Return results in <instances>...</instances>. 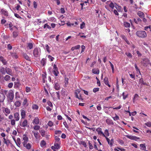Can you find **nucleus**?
<instances>
[{
    "label": "nucleus",
    "instance_id": "40",
    "mask_svg": "<svg viewBox=\"0 0 151 151\" xmlns=\"http://www.w3.org/2000/svg\"><path fill=\"white\" fill-rule=\"evenodd\" d=\"M21 104V102L18 101H16L14 104V105L16 107L19 106H20Z\"/></svg>",
    "mask_w": 151,
    "mask_h": 151
},
{
    "label": "nucleus",
    "instance_id": "51",
    "mask_svg": "<svg viewBox=\"0 0 151 151\" xmlns=\"http://www.w3.org/2000/svg\"><path fill=\"white\" fill-rule=\"evenodd\" d=\"M39 108L37 104H34L32 106V108L33 109H38Z\"/></svg>",
    "mask_w": 151,
    "mask_h": 151
},
{
    "label": "nucleus",
    "instance_id": "1",
    "mask_svg": "<svg viewBox=\"0 0 151 151\" xmlns=\"http://www.w3.org/2000/svg\"><path fill=\"white\" fill-rule=\"evenodd\" d=\"M7 96L8 100L10 102H12L14 97L13 91L12 90H10L8 93Z\"/></svg>",
    "mask_w": 151,
    "mask_h": 151
},
{
    "label": "nucleus",
    "instance_id": "16",
    "mask_svg": "<svg viewBox=\"0 0 151 151\" xmlns=\"http://www.w3.org/2000/svg\"><path fill=\"white\" fill-rule=\"evenodd\" d=\"M14 118L16 121H18L19 119V114L18 112L14 114Z\"/></svg>",
    "mask_w": 151,
    "mask_h": 151
},
{
    "label": "nucleus",
    "instance_id": "30",
    "mask_svg": "<svg viewBox=\"0 0 151 151\" xmlns=\"http://www.w3.org/2000/svg\"><path fill=\"white\" fill-rule=\"evenodd\" d=\"M61 143H59L55 142L54 146L55 147V149H58L60 148V145Z\"/></svg>",
    "mask_w": 151,
    "mask_h": 151
},
{
    "label": "nucleus",
    "instance_id": "50",
    "mask_svg": "<svg viewBox=\"0 0 151 151\" xmlns=\"http://www.w3.org/2000/svg\"><path fill=\"white\" fill-rule=\"evenodd\" d=\"M139 98V96L137 94H135L134 96V97L133 99V101L134 102L135 100H137Z\"/></svg>",
    "mask_w": 151,
    "mask_h": 151
},
{
    "label": "nucleus",
    "instance_id": "19",
    "mask_svg": "<svg viewBox=\"0 0 151 151\" xmlns=\"http://www.w3.org/2000/svg\"><path fill=\"white\" fill-rule=\"evenodd\" d=\"M11 55L14 58L17 59L18 58V56L17 53L15 52H10Z\"/></svg>",
    "mask_w": 151,
    "mask_h": 151
},
{
    "label": "nucleus",
    "instance_id": "23",
    "mask_svg": "<svg viewBox=\"0 0 151 151\" xmlns=\"http://www.w3.org/2000/svg\"><path fill=\"white\" fill-rule=\"evenodd\" d=\"M23 56L24 58L26 60L29 61H31L30 58L26 53H24L23 55Z\"/></svg>",
    "mask_w": 151,
    "mask_h": 151
},
{
    "label": "nucleus",
    "instance_id": "10",
    "mask_svg": "<svg viewBox=\"0 0 151 151\" xmlns=\"http://www.w3.org/2000/svg\"><path fill=\"white\" fill-rule=\"evenodd\" d=\"M32 133L33 134L34 136L36 139H38L40 138V135L38 132H35L32 131Z\"/></svg>",
    "mask_w": 151,
    "mask_h": 151
},
{
    "label": "nucleus",
    "instance_id": "57",
    "mask_svg": "<svg viewBox=\"0 0 151 151\" xmlns=\"http://www.w3.org/2000/svg\"><path fill=\"white\" fill-rule=\"evenodd\" d=\"M84 33H79L78 35H79L81 37H83L86 38V36L83 35Z\"/></svg>",
    "mask_w": 151,
    "mask_h": 151
},
{
    "label": "nucleus",
    "instance_id": "5",
    "mask_svg": "<svg viewBox=\"0 0 151 151\" xmlns=\"http://www.w3.org/2000/svg\"><path fill=\"white\" fill-rule=\"evenodd\" d=\"M3 90L1 89L0 91V102H4L5 99V96L4 94L2 93V90Z\"/></svg>",
    "mask_w": 151,
    "mask_h": 151
},
{
    "label": "nucleus",
    "instance_id": "28",
    "mask_svg": "<svg viewBox=\"0 0 151 151\" xmlns=\"http://www.w3.org/2000/svg\"><path fill=\"white\" fill-rule=\"evenodd\" d=\"M134 21L135 23L136 24H138L139 23V22H141L142 21L141 19H140L139 18H138L137 19H134Z\"/></svg>",
    "mask_w": 151,
    "mask_h": 151
},
{
    "label": "nucleus",
    "instance_id": "61",
    "mask_svg": "<svg viewBox=\"0 0 151 151\" xmlns=\"http://www.w3.org/2000/svg\"><path fill=\"white\" fill-rule=\"evenodd\" d=\"M47 104L49 106H50L51 107H52V106H53L52 104V103L50 101H47Z\"/></svg>",
    "mask_w": 151,
    "mask_h": 151
},
{
    "label": "nucleus",
    "instance_id": "6",
    "mask_svg": "<svg viewBox=\"0 0 151 151\" xmlns=\"http://www.w3.org/2000/svg\"><path fill=\"white\" fill-rule=\"evenodd\" d=\"M54 85V88L55 89V90H60V86L59 83L58 82H56L55 81Z\"/></svg>",
    "mask_w": 151,
    "mask_h": 151
},
{
    "label": "nucleus",
    "instance_id": "24",
    "mask_svg": "<svg viewBox=\"0 0 151 151\" xmlns=\"http://www.w3.org/2000/svg\"><path fill=\"white\" fill-rule=\"evenodd\" d=\"M46 59L45 58H42L40 61L41 64L43 65L44 66L46 63Z\"/></svg>",
    "mask_w": 151,
    "mask_h": 151
},
{
    "label": "nucleus",
    "instance_id": "35",
    "mask_svg": "<svg viewBox=\"0 0 151 151\" xmlns=\"http://www.w3.org/2000/svg\"><path fill=\"white\" fill-rule=\"evenodd\" d=\"M19 33L17 31H14L13 32V37L14 38L16 37L18 35Z\"/></svg>",
    "mask_w": 151,
    "mask_h": 151
},
{
    "label": "nucleus",
    "instance_id": "41",
    "mask_svg": "<svg viewBox=\"0 0 151 151\" xmlns=\"http://www.w3.org/2000/svg\"><path fill=\"white\" fill-rule=\"evenodd\" d=\"M92 72L94 74H98L99 73V70H96L95 69H93L92 70Z\"/></svg>",
    "mask_w": 151,
    "mask_h": 151
},
{
    "label": "nucleus",
    "instance_id": "12",
    "mask_svg": "<svg viewBox=\"0 0 151 151\" xmlns=\"http://www.w3.org/2000/svg\"><path fill=\"white\" fill-rule=\"evenodd\" d=\"M4 111H3V112L6 113V114H5V116H7L8 114H9L10 113V110L8 108H5L4 107Z\"/></svg>",
    "mask_w": 151,
    "mask_h": 151
},
{
    "label": "nucleus",
    "instance_id": "45",
    "mask_svg": "<svg viewBox=\"0 0 151 151\" xmlns=\"http://www.w3.org/2000/svg\"><path fill=\"white\" fill-rule=\"evenodd\" d=\"M39 132L42 137H44L45 135V131L44 130H41L39 131Z\"/></svg>",
    "mask_w": 151,
    "mask_h": 151
},
{
    "label": "nucleus",
    "instance_id": "48",
    "mask_svg": "<svg viewBox=\"0 0 151 151\" xmlns=\"http://www.w3.org/2000/svg\"><path fill=\"white\" fill-rule=\"evenodd\" d=\"M4 143L7 145H8L10 143V141L9 140H6L5 138H4Z\"/></svg>",
    "mask_w": 151,
    "mask_h": 151
},
{
    "label": "nucleus",
    "instance_id": "33",
    "mask_svg": "<svg viewBox=\"0 0 151 151\" xmlns=\"http://www.w3.org/2000/svg\"><path fill=\"white\" fill-rule=\"evenodd\" d=\"M55 142L57 143H61L60 141V139L57 136H55Z\"/></svg>",
    "mask_w": 151,
    "mask_h": 151
},
{
    "label": "nucleus",
    "instance_id": "13",
    "mask_svg": "<svg viewBox=\"0 0 151 151\" xmlns=\"http://www.w3.org/2000/svg\"><path fill=\"white\" fill-rule=\"evenodd\" d=\"M0 61L3 63L4 65H6L7 64V61L3 56H0Z\"/></svg>",
    "mask_w": 151,
    "mask_h": 151
},
{
    "label": "nucleus",
    "instance_id": "60",
    "mask_svg": "<svg viewBox=\"0 0 151 151\" xmlns=\"http://www.w3.org/2000/svg\"><path fill=\"white\" fill-rule=\"evenodd\" d=\"M113 118L114 121L117 120L119 119V116L117 115L116 114L115 116L113 117Z\"/></svg>",
    "mask_w": 151,
    "mask_h": 151
},
{
    "label": "nucleus",
    "instance_id": "38",
    "mask_svg": "<svg viewBox=\"0 0 151 151\" xmlns=\"http://www.w3.org/2000/svg\"><path fill=\"white\" fill-rule=\"evenodd\" d=\"M27 44V47H29V48L30 49H32L33 47V44L31 42L28 43Z\"/></svg>",
    "mask_w": 151,
    "mask_h": 151
},
{
    "label": "nucleus",
    "instance_id": "42",
    "mask_svg": "<svg viewBox=\"0 0 151 151\" xmlns=\"http://www.w3.org/2000/svg\"><path fill=\"white\" fill-rule=\"evenodd\" d=\"M40 144L41 146L43 147L46 145V143L44 140H42Z\"/></svg>",
    "mask_w": 151,
    "mask_h": 151
},
{
    "label": "nucleus",
    "instance_id": "17",
    "mask_svg": "<svg viewBox=\"0 0 151 151\" xmlns=\"http://www.w3.org/2000/svg\"><path fill=\"white\" fill-rule=\"evenodd\" d=\"M6 73L10 75H12V70L10 68L6 67Z\"/></svg>",
    "mask_w": 151,
    "mask_h": 151
},
{
    "label": "nucleus",
    "instance_id": "36",
    "mask_svg": "<svg viewBox=\"0 0 151 151\" xmlns=\"http://www.w3.org/2000/svg\"><path fill=\"white\" fill-rule=\"evenodd\" d=\"M46 73H44L42 75V81L43 83H45V79L46 78Z\"/></svg>",
    "mask_w": 151,
    "mask_h": 151
},
{
    "label": "nucleus",
    "instance_id": "53",
    "mask_svg": "<svg viewBox=\"0 0 151 151\" xmlns=\"http://www.w3.org/2000/svg\"><path fill=\"white\" fill-rule=\"evenodd\" d=\"M66 90L65 89L63 88L61 91V93L63 95H65V93L66 92Z\"/></svg>",
    "mask_w": 151,
    "mask_h": 151
},
{
    "label": "nucleus",
    "instance_id": "39",
    "mask_svg": "<svg viewBox=\"0 0 151 151\" xmlns=\"http://www.w3.org/2000/svg\"><path fill=\"white\" fill-rule=\"evenodd\" d=\"M140 149L145 150L146 149V147L145 144H141L140 145Z\"/></svg>",
    "mask_w": 151,
    "mask_h": 151
},
{
    "label": "nucleus",
    "instance_id": "2",
    "mask_svg": "<svg viewBox=\"0 0 151 151\" xmlns=\"http://www.w3.org/2000/svg\"><path fill=\"white\" fill-rule=\"evenodd\" d=\"M128 110H127V109H125L124 111H123V114H126V115L125 114V117H127L129 116H131V115L133 116L135 115L137 113L136 111H134V112L131 113L129 110V106H128Z\"/></svg>",
    "mask_w": 151,
    "mask_h": 151
},
{
    "label": "nucleus",
    "instance_id": "8",
    "mask_svg": "<svg viewBox=\"0 0 151 151\" xmlns=\"http://www.w3.org/2000/svg\"><path fill=\"white\" fill-rule=\"evenodd\" d=\"M20 125L23 127H26L27 125V120L24 119L22 123L20 124Z\"/></svg>",
    "mask_w": 151,
    "mask_h": 151
},
{
    "label": "nucleus",
    "instance_id": "49",
    "mask_svg": "<svg viewBox=\"0 0 151 151\" xmlns=\"http://www.w3.org/2000/svg\"><path fill=\"white\" fill-rule=\"evenodd\" d=\"M124 26L126 27H129L130 26V24L126 22H124Z\"/></svg>",
    "mask_w": 151,
    "mask_h": 151
},
{
    "label": "nucleus",
    "instance_id": "59",
    "mask_svg": "<svg viewBox=\"0 0 151 151\" xmlns=\"http://www.w3.org/2000/svg\"><path fill=\"white\" fill-rule=\"evenodd\" d=\"M47 124L49 127H52L53 125V123L51 121H49L48 123Z\"/></svg>",
    "mask_w": 151,
    "mask_h": 151
},
{
    "label": "nucleus",
    "instance_id": "14",
    "mask_svg": "<svg viewBox=\"0 0 151 151\" xmlns=\"http://www.w3.org/2000/svg\"><path fill=\"white\" fill-rule=\"evenodd\" d=\"M106 123L109 125H113L114 124V123L112 121L109 119H107L106 120Z\"/></svg>",
    "mask_w": 151,
    "mask_h": 151
},
{
    "label": "nucleus",
    "instance_id": "56",
    "mask_svg": "<svg viewBox=\"0 0 151 151\" xmlns=\"http://www.w3.org/2000/svg\"><path fill=\"white\" fill-rule=\"evenodd\" d=\"M125 54L129 58H131L132 57V55L129 52H126Z\"/></svg>",
    "mask_w": 151,
    "mask_h": 151
},
{
    "label": "nucleus",
    "instance_id": "31",
    "mask_svg": "<svg viewBox=\"0 0 151 151\" xmlns=\"http://www.w3.org/2000/svg\"><path fill=\"white\" fill-rule=\"evenodd\" d=\"M17 145L19 147L21 144V140L20 138H18L17 140L16 141V142H15Z\"/></svg>",
    "mask_w": 151,
    "mask_h": 151
},
{
    "label": "nucleus",
    "instance_id": "62",
    "mask_svg": "<svg viewBox=\"0 0 151 151\" xmlns=\"http://www.w3.org/2000/svg\"><path fill=\"white\" fill-rule=\"evenodd\" d=\"M115 7L119 12L120 11V10H121V8L120 6H119L116 4V6Z\"/></svg>",
    "mask_w": 151,
    "mask_h": 151
},
{
    "label": "nucleus",
    "instance_id": "54",
    "mask_svg": "<svg viewBox=\"0 0 151 151\" xmlns=\"http://www.w3.org/2000/svg\"><path fill=\"white\" fill-rule=\"evenodd\" d=\"M75 97L76 98L81 101H83V98L82 97L81 94L79 96H78V95H77V96H76Z\"/></svg>",
    "mask_w": 151,
    "mask_h": 151
},
{
    "label": "nucleus",
    "instance_id": "44",
    "mask_svg": "<svg viewBox=\"0 0 151 151\" xmlns=\"http://www.w3.org/2000/svg\"><path fill=\"white\" fill-rule=\"evenodd\" d=\"M81 90L79 89L76 90L75 92V96H77V95H78V94H79Z\"/></svg>",
    "mask_w": 151,
    "mask_h": 151
},
{
    "label": "nucleus",
    "instance_id": "15",
    "mask_svg": "<svg viewBox=\"0 0 151 151\" xmlns=\"http://www.w3.org/2000/svg\"><path fill=\"white\" fill-rule=\"evenodd\" d=\"M6 68H5L3 67H1L0 68V72L2 75H5L6 73Z\"/></svg>",
    "mask_w": 151,
    "mask_h": 151
},
{
    "label": "nucleus",
    "instance_id": "20",
    "mask_svg": "<svg viewBox=\"0 0 151 151\" xmlns=\"http://www.w3.org/2000/svg\"><path fill=\"white\" fill-rule=\"evenodd\" d=\"M138 15L140 18H142L145 16V15L144 13L141 11H139L137 13Z\"/></svg>",
    "mask_w": 151,
    "mask_h": 151
},
{
    "label": "nucleus",
    "instance_id": "21",
    "mask_svg": "<svg viewBox=\"0 0 151 151\" xmlns=\"http://www.w3.org/2000/svg\"><path fill=\"white\" fill-rule=\"evenodd\" d=\"M21 116L22 119H24L26 115L25 111L23 110H21Z\"/></svg>",
    "mask_w": 151,
    "mask_h": 151
},
{
    "label": "nucleus",
    "instance_id": "47",
    "mask_svg": "<svg viewBox=\"0 0 151 151\" xmlns=\"http://www.w3.org/2000/svg\"><path fill=\"white\" fill-rule=\"evenodd\" d=\"M4 116L0 114V122H2L4 120Z\"/></svg>",
    "mask_w": 151,
    "mask_h": 151
},
{
    "label": "nucleus",
    "instance_id": "43",
    "mask_svg": "<svg viewBox=\"0 0 151 151\" xmlns=\"http://www.w3.org/2000/svg\"><path fill=\"white\" fill-rule=\"evenodd\" d=\"M62 132L60 130H56L55 131V134L58 135V136H59L61 133Z\"/></svg>",
    "mask_w": 151,
    "mask_h": 151
},
{
    "label": "nucleus",
    "instance_id": "27",
    "mask_svg": "<svg viewBox=\"0 0 151 151\" xmlns=\"http://www.w3.org/2000/svg\"><path fill=\"white\" fill-rule=\"evenodd\" d=\"M149 63V60L147 58H145L143 60V63L144 65H145L148 64Z\"/></svg>",
    "mask_w": 151,
    "mask_h": 151
},
{
    "label": "nucleus",
    "instance_id": "3",
    "mask_svg": "<svg viewBox=\"0 0 151 151\" xmlns=\"http://www.w3.org/2000/svg\"><path fill=\"white\" fill-rule=\"evenodd\" d=\"M137 36L141 37H145L147 36L146 32L144 31H138L136 32Z\"/></svg>",
    "mask_w": 151,
    "mask_h": 151
},
{
    "label": "nucleus",
    "instance_id": "32",
    "mask_svg": "<svg viewBox=\"0 0 151 151\" xmlns=\"http://www.w3.org/2000/svg\"><path fill=\"white\" fill-rule=\"evenodd\" d=\"M39 122V119L37 117H36L33 120V123L36 124H38Z\"/></svg>",
    "mask_w": 151,
    "mask_h": 151
},
{
    "label": "nucleus",
    "instance_id": "46",
    "mask_svg": "<svg viewBox=\"0 0 151 151\" xmlns=\"http://www.w3.org/2000/svg\"><path fill=\"white\" fill-rule=\"evenodd\" d=\"M4 79L6 81H8L10 80V77L9 76L6 75L4 77Z\"/></svg>",
    "mask_w": 151,
    "mask_h": 151
},
{
    "label": "nucleus",
    "instance_id": "64",
    "mask_svg": "<svg viewBox=\"0 0 151 151\" xmlns=\"http://www.w3.org/2000/svg\"><path fill=\"white\" fill-rule=\"evenodd\" d=\"M145 124L148 127H151V122H148L145 123Z\"/></svg>",
    "mask_w": 151,
    "mask_h": 151
},
{
    "label": "nucleus",
    "instance_id": "55",
    "mask_svg": "<svg viewBox=\"0 0 151 151\" xmlns=\"http://www.w3.org/2000/svg\"><path fill=\"white\" fill-rule=\"evenodd\" d=\"M34 129L36 130H38L40 128V127L39 125H35L34 127Z\"/></svg>",
    "mask_w": 151,
    "mask_h": 151
},
{
    "label": "nucleus",
    "instance_id": "9",
    "mask_svg": "<svg viewBox=\"0 0 151 151\" xmlns=\"http://www.w3.org/2000/svg\"><path fill=\"white\" fill-rule=\"evenodd\" d=\"M23 144L24 147H26V148L28 149V150H29L31 147V145L29 144V143H28V144H27V143H26L25 142H23Z\"/></svg>",
    "mask_w": 151,
    "mask_h": 151
},
{
    "label": "nucleus",
    "instance_id": "4",
    "mask_svg": "<svg viewBox=\"0 0 151 151\" xmlns=\"http://www.w3.org/2000/svg\"><path fill=\"white\" fill-rule=\"evenodd\" d=\"M40 49H38L37 47H36L34 48L33 54L34 56L36 58L38 57L40 55Z\"/></svg>",
    "mask_w": 151,
    "mask_h": 151
},
{
    "label": "nucleus",
    "instance_id": "7",
    "mask_svg": "<svg viewBox=\"0 0 151 151\" xmlns=\"http://www.w3.org/2000/svg\"><path fill=\"white\" fill-rule=\"evenodd\" d=\"M1 14H3L6 17H8L9 15L8 12L5 9H1Z\"/></svg>",
    "mask_w": 151,
    "mask_h": 151
},
{
    "label": "nucleus",
    "instance_id": "63",
    "mask_svg": "<svg viewBox=\"0 0 151 151\" xmlns=\"http://www.w3.org/2000/svg\"><path fill=\"white\" fill-rule=\"evenodd\" d=\"M99 91V88H94L93 89V91L94 93H96Z\"/></svg>",
    "mask_w": 151,
    "mask_h": 151
},
{
    "label": "nucleus",
    "instance_id": "25",
    "mask_svg": "<svg viewBox=\"0 0 151 151\" xmlns=\"http://www.w3.org/2000/svg\"><path fill=\"white\" fill-rule=\"evenodd\" d=\"M116 3H113L112 2H111L109 5V7L112 9H113L114 7L116 6Z\"/></svg>",
    "mask_w": 151,
    "mask_h": 151
},
{
    "label": "nucleus",
    "instance_id": "34",
    "mask_svg": "<svg viewBox=\"0 0 151 151\" xmlns=\"http://www.w3.org/2000/svg\"><path fill=\"white\" fill-rule=\"evenodd\" d=\"M27 99H25L22 103V105L24 106L26 105L27 106H28L29 104H27Z\"/></svg>",
    "mask_w": 151,
    "mask_h": 151
},
{
    "label": "nucleus",
    "instance_id": "11",
    "mask_svg": "<svg viewBox=\"0 0 151 151\" xmlns=\"http://www.w3.org/2000/svg\"><path fill=\"white\" fill-rule=\"evenodd\" d=\"M96 131L98 132L99 134L102 135L103 137H105V134L102 132V129L101 128H98L96 129Z\"/></svg>",
    "mask_w": 151,
    "mask_h": 151
},
{
    "label": "nucleus",
    "instance_id": "26",
    "mask_svg": "<svg viewBox=\"0 0 151 151\" xmlns=\"http://www.w3.org/2000/svg\"><path fill=\"white\" fill-rule=\"evenodd\" d=\"M23 139L24 140L23 142L27 143L28 140V138L25 134H24L23 136Z\"/></svg>",
    "mask_w": 151,
    "mask_h": 151
},
{
    "label": "nucleus",
    "instance_id": "29",
    "mask_svg": "<svg viewBox=\"0 0 151 151\" xmlns=\"http://www.w3.org/2000/svg\"><path fill=\"white\" fill-rule=\"evenodd\" d=\"M52 72L53 74L55 76H57L59 74V72L58 71V69L53 70Z\"/></svg>",
    "mask_w": 151,
    "mask_h": 151
},
{
    "label": "nucleus",
    "instance_id": "52",
    "mask_svg": "<svg viewBox=\"0 0 151 151\" xmlns=\"http://www.w3.org/2000/svg\"><path fill=\"white\" fill-rule=\"evenodd\" d=\"M15 119H12L11 121V124L12 126H14L15 124Z\"/></svg>",
    "mask_w": 151,
    "mask_h": 151
},
{
    "label": "nucleus",
    "instance_id": "22",
    "mask_svg": "<svg viewBox=\"0 0 151 151\" xmlns=\"http://www.w3.org/2000/svg\"><path fill=\"white\" fill-rule=\"evenodd\" d=\"M21 84L19 82H14V88H19Z\"/></svg>",
    "mask_w": 151,
    "mask_h": 151
},
{
    "label": "nucleus",
    "instance_id": "37",
    "mask_svg": "<svg viewBox=\"0 0 151 151\" xmlns=\"http://www.w3.org/2000/svg\"><path fill=\"white\" fill-rule=\"evenodd\" d=\"M68 78H65L64 86H67L68 85Z\"/></svg>",
    "mask_w": 151,
    "mask_h": 151
},
{
    "label": "nucleus",
    "instance_id": "18",
    "mask_svg": "<svg viewBox=\"0 0 151 151\" xmlns=\"http://www.w3.org/2000/svg\"><path fill=\"white\" fill-rule=\"evenodd\" d=\"M104 83L107 86H108L109 87H111L110 85L109 84V81L108 78L107 77H105V78L104 79Z\"/></svg>",
    "mask_w": 151,
    "mask_h": 151
},
{
    "label": "nucleus",
    "instance_id": "58",
    "mask_svg": "<svg viewBox=\"0 0 151 151\" xmlns=\"http://www.w3.org/2000/svg\"><path fill=\"white\" fill-rule=\"evenodd\" d=\"M85 24L84 22H83L80 25V28L82 29L84 28L85 27Z\"/></svg>",
    "mask_w": 151,
    "mask_h": 151
}]
</instances>
